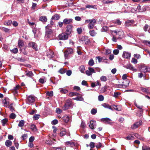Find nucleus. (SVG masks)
Segmentation results:
<instances>
[{"label": "nucleus", "instance_id": "1", "mask_svg": "<svg viewBox=\"0 0 150 150\" xmlns=\"http://www.w3.org/2000/svg\"><path fill=\"white\" fill-rule=\"evenodd\" d=\"M112 34L113 35L112 40L114 42H116L117 39L122 38L123 33L122 31L117 32L116 31H112Z\"/></svg>", "mask_w": 150, "mask_h": 150}, {"label": "nucleus", "instance_id": "2", "mask_svg": "<svg viewBox=\"0 0 150 150\" xmlns=\"http://www.w3.org/2000/svg\"><path fill=\"white\" fill-rule=\"evenodd\" d=\"M96 19H89L86 20L85 21V23H89L88 25V27L89 29H92L96 23Z\"/></svg>", "mask_w": 150, "mask_h": 150}, {"label": "nucleus", "instance_id": "3", "mask_svg": "<svg viewBox=\"0 0 150 150\" xmlns=\"http://www.w3.org/2000/svg\"><path fill=\"white\" fill-rule=\"evenodd\" d=\"M73 53V50L72 49L68 48L64 52V55L65 59L67 58L68 55L69 54H72Z\"/></svg>", "mask_w": 150, "mask_h": 150}, {"label": "nucleus", "instance_id": "4", "mask_svg": "<svg viewBox=\"0 0 150 150\" xmlns=\"http://www.w3.org/2000/svg\"><path fill=\"white\" fill-rule=\"evenodd\" d=\"M67 34L62 33L59 35L58 38L60 40H66L68 38V35Z\"/></svg>", "mask_w": 150, "mask_h": 150}, {"label": "nucleus", "instance_id": "5", "mask_svg": "<svg viewBox=\"0 0 150 150\" xmlns=\"http://www.w3.org/2000/svg\"><path fill=\"white\" fill-rule=\"evenodd\" d=\"M96 72L93 68L91 67H89L88 70L86 71V74L88 76H90L93 73H95Z\"/></svg>", "mask_w": 150, "mask_h": 150}, {"label": "nucleus", "instance_id": "6", "mask_svg": "<svg viewBox=\"0 0 150 150\" xmlns=\"http://www.w3.org/2000/svg\"><path fill=\"white\" fill-rule=\"evenodd\" d=\"M129 79L126 80L122 81V85H118V86H121L123 88H125L129 86Z\"/></svg>", "mask_w": 150, "mask_h": 150}, {"label": "nucleus", "instance_id": "7", "mask_svg": "<svg viewBox=\"0 0 150 150\" xmlns=\"http://www.w3.org/2000/svg\"><path fill=\"white\" fill-rule=\"evenodd\" d=\"M142 123V121H139V122L134 123L132 125V126L131 127L132 129H135L141 125Z\"/></svg>", "mask_w": 150, "mask_h": 150}, {"label": "nucleus", "instance_id": "8", "mask_svg": "<svg viewBox=\"0 0 150 150\" xmlns=\"http://www.w3.org/2000/svg\"><path fill=\"white\" fill-rule=\"evenodd\" d=\"M131 54L130 53L127 52H124L122 54L123 57L127 59H129L131 57Z\"/></svg>", "mask_w": 150, "mask_h": 150}, {"label": "nucleus", "instance_id": "9", "mask_svg": "<svg viewBox=\"0 0 150 150\" xmlns=\"http://www.w3.org/2000/svg\"><path fill=\"white\" fill-rule=\"evenodd\" d=\"M72 26L71 25H69L67 26L66 33L67 35H69L71 33L72 31Z\"/></svg>", "mask_w": 150, "mask_h": 150}, {"label": "nucleus", "instance_id": "10", "mask_svg": "<svg viewBox=\"0 0 150 150\" xmlns=\"http://www.w3.org/2000/svg\"><path fill=\"white\" fill-rule=\"evenodd\" d=\"M96 125V121L93 120L91 121L89 125L90 128L91 129H93Z\"/></svg>", "mask_w": 150, "mask_h": 150}, {"label": "nucleus", "instance_id": "11", "mask_svg": "<svg viewBox=\"0 0 150 150\" xmlns=\"http://www.w3.org/2000/svg\"><path fill=\"white\" fill-rule=\"evenodd\" d=\"M54 52L50 50H49L47 51V56L49 58H52L54 56Z\"/></svg>", "mask_w": 150, "mask_h": 150}, {"label": "nucleus", "instance_id": "12", "mask_svg": "<svg viewBox=\"0 0 150 150\" xmlns=\"http://www.w3.org/2000/svg\"><path fill=\"white\" fill-rule=\"evenodd\" d=\"M134 21L133 20H127L126 21H125V25L127 26H129L132 24L133 23Z\"/></svg>", "mask_w": 150, "mask_h": 150}, {"label": "nucleus", "instance_id": "13", "mask_svg": "<svg viewBox=\"0 0 150 150\" xmlns=\"http://www.w3.org/2000/svg\"><path fill=\"white\" fill-rule=\"evenodd\" d=\"M71 119V117L67 115H65L63 117V120L66 123L68 122Z\"/></svg>", "mask_w": 150, "mask_h": 150}, {"label": "nucleus", "instance_id": "14", "mask_svg": "<svg viewBox=\"0 0 150 150\" xmlns=\"http://www.w3.org/2000/svg\"><path fill=\"white\" fill-rule=\"evenodd\" d=\"M28 100L29 103H32L35 101V98L34 97L30 96L28 98Z\"/></svg>", "mask_w": 150, "mask_h": 150}, {"label": "nucleus", "instance_id": "15", "mask_svg": "<svg viewBox=\"0 0 150 150\" xmlns=\"http://www.w3.org/2000/svg\"><path fill=\"white\" fill-rule=\"evenodd\" d=\"M126 68L127 69H129L134 71H136L137 69H134L132 66L130 64L127 65L126 66Z\"/></svg>", "mask_w": 150, "mask_h": 150}, {"label": "nucleus", "instance_id": "16", "mask_svg": "<svg viewBox=\"0 0 150 150\" xmlns=\"http://www.w3.org/2000/svg\"><path fill=\"white\" fill-rule=\"evenodd\" d=\"M52 31L51 29H48L46 32V36L50 37L52 35Z\"/></svg>", "mask_w": 150, "mask_h": 150}, {"label": "nucleus", "instance_id": "17", "mask_svg": "<svg viewBox=\"0 0 150 150\" xmlns=\"http://www.w3.org/2000/svg\"><path fill=\"white\" fill-rule=\"evenodd\" d=\"M149 69L148 68L146 67H144L141 69V71L144 73L147 72L149 71Z\"/></svg>", "mask_w": 150, "mask_h": 150}, {"label": "nucleus", "instance_id": "18", "mask_svg": "<svg viewBox=\"0 0 150 150\" xmlns=\"http://www.w3.org/2000/svg\"><path fill=\"white\" fill-rule=\"evenodd\" d=\"M102 105L105 108H108L112 110H113L111 108V106L107 104L104 103L102 104Z\"/></svg>", "mask_w": 150, "mask_h": 150}, {"label": "nucleus", "instance_id": "19", "mask_svg": "<svg viewBox=\"0 0 150 150\" xmlns=\"http://www.w3.org/2000/svg\"><path fill=\"white\" fill-rule=\"evenodd\" d=\"M65 144L67 145L68 146H70L71 147L73 146L74 145V143L71 141L67 142H65Z\"/></svg>", "mask_w": 150, "mask_h": 150}, {"label": "nucleus", "instance_id": "20", "mask_svg": "<svg viewBox=\"0 0 150 150\" xmlns=\"http://www.w3.org/2000/svg\"><path fill=\"white\" fill-rule=\"evenodd\" d=\"M30 128L33 132H36L37 131V129L35 125L33 124L31 125Z\"/></svg>", "mask_w": 150, "mask_h": 150}, {"label": "nucleus", "instance_id": "21", "mask_svg": "<svg viewBox=\"0 0 150 150\" xmlns=\"http://www.w3.org/2000/svg\"><path fill=\"white\" fill-rule=\"evenodd\" d=\"M12 144V142L9 140H7L5 142L6 145L8 147L10 146Z\"/></svg>", "mask_w": 150, "mask_h": 150}, {"label": "nucleus", "instance_id": "22", "mask_svg": "<svg viewBox=\"0 0 150 150\" xmlns=\"http://www.w3.org/2000/svg\"><path fill=\"white\" fill-rule=\"evenodd\" d=\"M66 133L65 129L62 128L61 132L60 133V135L61 136H63Z\"/></svg>", "mask_w": 150, "mask_h": 150}, {"label": "nucleus", "instance_id": "23", "mask_svg": "<svg viewBox=\"0 0 150 150\" xmlns=\"http://www.w3.org/2000/svg\"><path fill=\"white\" fill-rule=\"evenodd\" d=\"M89 33L90 35L92 37L95 36L97 34V33L94 30L90 31Z\"/></svg>", "mask_w": 150, "mask_h": 150}, {"label": "nucleus", "instance_id": "24", "mask_svg": "<svg viewBox=\"0 0 150 150\" xmlns=\"http://www.w3.org/2000/svg\"><path fill=\"white\" fill-rule=\"evenodd\" d=\"M73 99L81 101H83L84 100L83 98L81 96H77L76 98H73Z\"/></svg>", "mask_w": 150, "mask_h": 150}, {"label": "nucleus", "instance_id": "25", "mask_svg": "<svg viewBox=\"0 0 150 150\" xmlns=\"http://www.w3.org/2000/svg\"><path fill=\"white\" fill-rule=\"evenodd\" d=\"M24 123L25 122L23 120H21L18 124V126L20 127H23L24 125Z\"/></svg>", "mask_w": 150, "mask_h": 150}, {"label": "nucleus", "instance_id": "26", "mask_svg": "<svg viewBox=\"0 0 150 150\" xmlns=\"http://www.w3.org/2000/svg\"><path fill=\"white\" fill-rule=\"evenodd\" d=\"M71 22V19H64L63 23L64 24H67L70 23Z\"/></svg>", "mask_w": 150, "mask_h": 150}, {"label": "nucleus", "instance_id": "27", "mask_svg": "<svg viewBox=\"0 0 150 150\" xmlns=\"http://www.w3.org/2000/svg\"><path fill=\"white\" fill-rule=\"evenodd\" d=\"M79 95L78 93L76 92H71L69 94V96L70 97H72L74 96H77Z\"/></svg>", "mask_w": 150, "mask_h": 150}, {"label": "nucleus", "instance_id": "28", "mask_svg": "<svg viewBox=\"0 0 150 150\" xmlns=\"http://www.w3.org/2000/svg\"><path fill=\"white\" fill-rule=\"evenodd\" d=\"M107 87L106 86H105L102 88L100 90V93H104L107 90Z\"/></svg>", "mask_w": 150, "mask_h": 150}, {"label": "nucleus", "instance_id": "29", "mask_svg": "<svg viewBox=\"0 0 150 150\" xmlns=\"http://www.w3.org/2000/svg\"><path fill=\"white\" fill-rule=\"evenodd\" d=\"M102 120L103 121H105V122H106L107 123H110L111 122H110L111 120L110 119H109V118H104L102 119Z\"/></svg>", "mask_w": 150, "mask_h": 150}, {"label": "nucleus", "instance_id": "30", "mask_svg": "<svg viewBox=\"0 0 150 150\" xmlns=\"http://www.w3.org/2000/svg\"><path fill=\"white\" fill-rule=\"evenodd\" d=\"M86 8H93L94 9H97L96 6H93L92 5H87L86 6Z\"/></svg>", "mask_w": 150, "mask_h": 150}, {"label": "nucleus", "instance_id": "31", "mask_svg": "<svg viewBox=\"0 0 150 150\" xmlns=\"http://www.w3.org/2000/svg\"><path fill=\"white\" fill-rule=\"evenodd\" d=\"M94 61L92 59H91L89 61L88 64L90 66H92L94 65Z\"/></svg>", "mask_w": 150, "mask_h": 150}, {"label": "nucleus", "instance_id": "32", "mask_svg": "<svg viewBox=\"0 0 150 150\" xmlns=\"http://www.w3.org/2000/svg\"><path fill=\"white\" fill-rule=\"evenodd\" d=\"M60 15L58 14H56L52 17L51 19H59Z\"/></svg>", "mask_w": 150, "mask_h": 150}, {"label": "nucleus", "instance_id": "33", "mask_svg": "<svg viewBox=\"0 0 150 150\" xmlns=\"http://www.w3.org/2000/svg\"><path fill=\"white\" fill-rule=\"evenodd\" d=\"M79 70L82 73H83L85 70V67L83 65L81 66L80 67Z\"/></svg>", "mask_w": 150, "mask_h": 150}, {"label": "nucleus", "instance_id": "34", "mask_svg": "<svg viewBox=\"0 0 150 150\" xmlns=\"http://www.w3.org/2000/svg\"><path fill=\"white\" fill-rule=\"evenodd\" d=\"M8 121V120L6 119L5 118L1 120V122L2 123V125L3 126H4L5 124Z\"/></svg>", "mask_w": 150, "mask_h": 150}, {"label": "nucleus", "instance_id": "35", "mask_svg": "<svg viewBox=\"0 0 150 150\" xmlns=\"http://www.w3.org/2000/svg\"><path fill=\"white\" fill-rule=\"evenodd\" d=\"M100 80L102 81H105L107 80V78L106 76H103L100 78Z\"/></svg>", "mask_w": 150, "mask_h": 150}, {"label": "nucleus", "instance_id": "36", "mask_svg": "<svg viewBox=\"0 0 150 150\" xmlns=\"http://www.w3.org/2000/svg\"><path fill=\"white\" fill-rule=\"evenodd\" d=\"M33 75V73L31 71H28L26 73V75L28 77H31Z\"/></svg>", "mask_w": 150, "mask_h": 150}, {"label": "nucleus", "instance_id": "37", "mask_svg": "<svg viewBox=\"0 0 150 150\" xmlns=\"http://www.w3.org/2000/svg\"><path fill=\"white\" fill-rule=\"evenodd\" d=\"M98 99L100 101H102L104 100V98L102 95H100L98 96Z\"/></svg>", "mask_w": 150, "mask_h": 150}, {"label": "nucleus", "instance_id": "38", "mask_svg": "<svg viewBox=\"0 0 150 150\" xmlns=\"http://www.w3.org/2000/svg\"><path fill=\"white\" fill-rule=\"evenodd\" d=\"M143 42L145 45L150 47V41L144 40L143 41Z\"/></svg>", "mask_w": 150, "mask_h": 150}, {"label": "nucleus", "instance_id": "39", "mask_svg": "<svg viewBox=\"0 0 150 150\" xmlns=\"http://www.w3.org/2000/svg\"><path fill=\"white\" fill-rule=\"evenodd\" d=\"M40 115L38 114L35 115L33 116V118L35 120H38L40 117Z\"/></svg>", "mask_w": 150, "mask_h": 150}, {"label": "nucleus", "instance_id": "40", "mask_svg": "<svg viewBox=\"0 0 150 150\" xmlns=\"http://www.w3.org/2000/svg\"><path fill=\"white\" fill-rule=\"evenodd\" d=\"M66 71V70L62 68L60 69L59 71V72L61 74H64L65 73Z\"/></svg>", "mask_w": 150, "mask_h": 150}, {"label": "nucleus", "instance_id": "41", "mask_svg": "<svg viewBox=\"0 0 150 150\" xmlns=\"http://www.w3.org/2000/svg\"><path fill=\"white\" fill-rule=\"evenodd\" d=\"M137 60L134 58H132V59L131 62L133 64H136L137 63Z\"/></svg>", "mask_w": 150, "mask_h": 150}, {"label": "nucleus", "instance_id": "42", "mask_svg": "<svg viewBox=\"0 0 150 150\" xmlns=\"http://www.w3.org/2000/svg\"><path fill=\"white\" fill-rule=\"evenodd\" d=\"M36 44L34 42H31L29 43L28 45L30 47H33V45L36 46Z\"/></svg>", "mask_w": 150, "mask_h": 150}, {"label": "nucleus", "instance_id": "43", "mask_svg": "<svg viewBox=\"0 0 150 150\" xmlns=\"http://www.w3.org/2000/svg\"><path fill=\"white\" fill-rule=\"evenodd\" d=\"M23 45V43L22 41L19 40L18 42V45L19 47H22Z\"/></svg>", "mask_w": 150, "mask_h": 150}, {"label": "nucleus", "instance_id": "44", "mask_svg": "<svg viewBox=\"0 0 150 150\" xmlns=\"http://www.w3.org/2000/svg\"><path fill=\"white\" fill-rule=\"evenodd\" d=\"M56 111L57 113L58 114H60L62 112V110L61 109H60L59 108H57L56 109Z\"/></svg>", "mask_w": 150, "mask_h": 150}, {"label": "nucleus", "instance_id": "45", "mask_svg": "<svg viewBox=\"0 0 150 150\" xmlns=\"http://www.w3.org/2000/svg\"><path fill=\"white\" fill-rule=\"evenodd\" d=\"M137 9L138 11L139 12H142V8H141V6L139 5L137 6Z\"/></svg>", "mask_w": 150, "mask_h": 150}, {"label": "nucleus", "instance_id": "46", "mask_svg": "<svg viewBox=\"0 0 150 150\" xmlns=\"http://www.w3.org/2000/svg\"><path fill=\"white\" fill-rule=\"evenodd\" d=\"M120 95V93L118 92H115L113 95V96L115 97H117L119 95Z\"/></svg>", "mask_w": 150, "mask_h": 150}, {"label": "nucleus", "instance_id": "47", "mask_svg": "<svg viewBox=\"0 0 150 150\" xmlns=\"http://www.w3.org/2000/svg\"><path fill=\"white\" fill-rule=\"evenodd\" d=\"M133 137L132 136L129 135L126 137L125 139L127 140H131L133 139Z\"/></svg>", "mask_w": 150, "mask_h": 150}, {"label": "nucleus", "instance_id": "48", "mask_svg": "<svg viewBox=\"0 0 150 150\" xmlns=\"http://www.w3.org/2000/svg\"><path fill=\"white\" fill-rule=\"evenodd\" d=\"M97 112V110H96L95 109H92L91 111V113L92 114H95Z\"/></svg>", "mask_w": 150, "mask_h": 150}, {"label": "nucleus", "instance_id": "49", "mask_svg": "<svg viewBox=\"0 0 150 150\" xmlns=\"http://www.w3.org/2000/svg\"><path fill=\"white\" fill-rule=\"evenodd\" d=\"M10 117L12 119H14L16 117V115L13 113H11L10 115Z\"/></svg>", "mask_w": 150, "mask_h": 150}, {"label": "nucleus", "instance_id": "50", "mask_svg": "<svg viewBox=\"0 0 150 150\" xmlns=\"http://www.w3.org/2000/svg\"><path fill=\"white\" fill-rule=\"evenodd\" d=\"M142 150H150V147L147 146L142 147Z\"/></svg>", "mask_w": 150, "mask_h": 150}, {"label": "nucleus", "instance_id": "51", "mask_svg": "<svg viewBox=\"0 0 150 150\" xmlns=\"http://www.w3.org/2000/svg\"><path fill=\"white\" fill-rule=\"evenodd\" d=\"M119 52V51L118 50L116 49L113 50V53L117 55L118 54Z\"/></svg>", "mask_w": 150, "mask_h": 150}, {"label": "nucleus", "instance_id": "52", "mask_svg": "<svg viewBox=\"0 0 150 150\" xmlns=\"http://www.w3.org/2000/svg\"><path fill=\"white\" fill-rule=\"evenodd\" d=\"M71 71L69 70L67 71L66 72V74L68 76H70L71 75Z\"/></svg>", "mask_w": 150, "mask_h": 150}, {"label": "nucleus", "instance_id": "53", "mask_svg": "<svg viewBox=\"0 0 150 150\" xmlns=\"http://www.w3.org/2000/svg\"><path fill=\"white\" fill-rule=\"evenodd\" d=\"M134 57L136 58L137 59H139L141 57L140 54H134Z\"/></svg>", "mask_w": 150, "mask_h": 150}, {"label": "nucleus", "instance_id": "54", "mask_svg": "<svg viewBox=\"0 0 150 150\" xmlns=\"http://www.w3.org/2000/svg\"><path fill=\"white\" fill-rule=\"evenodd\" d=\"M127 76L126 74H124L122 76V79L123 81L128 79H127Z\"/></svg>", "mask_w": 150, "mask_h": 150}, {"label": "nucleus", "instance_id": "55", "mask_svg": "<svg viewBox=\"0 0 150 150\" xmlns=\"http://www.w3.org/2000/svg\"><path fill=\"white\" fill-rule=\"evenodd\" d=\"M34 140V137L31 136L29 139V142H33V141Z\"/></svg>", "mask_w": 150, "mask_h": 150}, {"label": "nucleus", "instance_id": "56", "mask_svg": "<svg viewBox=\"0 0 150 150\" xmlns=\"http://www.w3.org/2000/svg\"><path fill=\"white\" fill-rule=\"evenodd\" d=\"M77 31L79 34H81L82 32V29L81 28H78L77 29Z\"/></svg>", "mask_w": 150, "mask_h": 150}, {"label": "nucleus", "instance_id": "57", "mask_svg": "<svg viewBox=\"0 0 150 150\" xmlns=\"http://www.w3.org/2000/svg\"><path fill=\"white\" fill-rule=\"evenodd\" d=\"M13 52V53H14L15 54L16 53H17L18 51V49L16 48H15L13 49L12 50H11Z\"/></svg>", "mask_w": 150, "mask_h": 150}, {"label": "nucleus", "instance_id": "58", "mask_svg": "<svg viewBox=\"0 0 150 150\" xmlns=\"http://www.w3.org/2000/svg\"><path fill=\"white\" fill-rule=\"evenodd\" d=\"M90 146L91 148H93L95 147V143L93 142H91L90 144Z\"/></svg>", "mask_w": 150, "mask_h": 150}, {"label": "nucleus", "instance_id": "59", "mask_svg": "<svg viewBox=\"0 0 150 150\" xmlns=\"http://www.w3.org/2000/svg\"><path fill=\"white\" fill-rule=\"evenodd\" d=\"M74 90L76 91H79L80 89V88L79 87L76 86H75L74 87Z\"/></svg>", "mask_w": 150, "mask_h": 150}, {"label": "nucleus", "instance_id": "60", "mask_svg": "<svg viewBox=\"0 0 150 150\" xmlns=\"http://www.w3.org/2000/svg\"><path fill=\"white\" fill-rule=\"evenodd\" d=\"M116 21H115V23L117 25H120L121 23V22L120 21L119 19H117Z\"/></svg>", "mask_w": 150, "mask_h": 150}, {"label": "nucleus", "instance_id": "61", "mask_svg": "<svg viewBox=\"0 0 150 150\" xmlns=\"http://www.w3.org/2000/svg\"><path fill=\"white\" fill-rule=\"evenodd\" d=\"M60 91L62 93H66L68 91L67 90L62 89L60 90Z\"/></svg>", "mask_w": 150, "mask_h": 150}, {"label": "nucleus", "instance_id": "62", "mask_svg": "<svg viewBox=\"0 0 150 150\" xmlns=\"http://www.w3.org/2000/svg\"><path fill=\"white\" fill-rule=\"evenodd\" d=\"M58 121L57 120H54L52 121V123L53 125H56L58 123Z\"/></svg>", "mask_w": 150, "mask_h": 150}, {"label": "nucleus", "instance_id": "63", "mask_svg": "<svg viewBox=\"0 0 150 150\" xmlns=\"http://www.w3.org/2000/svg\"><path fill=\"white\" fill-rule=\"evenodd\" d=\"M28 146L31 148L33 147L34 146L33 142H29L28 144Z\"/></svg>", "mask_w": 150, "mask_h": 150}, {"label": "nucleus", "instance_id": "64", "mask_svg": "<svg viewBox=\"0 0 150 150\" xmlns=\"http://www.w3.org/2000/svg\"><path fill=\"white\" fill-rule=\"evenodd\" d=\"M102 146L101 144L100 143H98L96 146V147L97 148H99Z\"/></svg>", "mask_w": 150, "mask_h": 150}]
</instances>
